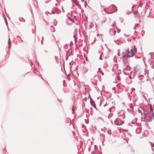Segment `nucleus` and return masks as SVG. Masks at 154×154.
<instances>
[{
    "mask_svg": "<svg viewBox=\"0 0 154 154\" xmlns=\"http://www.w3.org/2000/svg\"><path fill=\"white\" fill-rule=\"evenodd\" d=\"M103 10L106 13L110 14L117 11V9L116 6L112 5L109 8H104Z\"/></svg>",
    "mask_w": 154,
    "mask_h": 154,
    "instance_id": "obj_1",
    "label": "nucleus"
},
{
    "mask_svg": "<svg viewBox=\"0 0 154 154\" xmlns=\"http://www.w3.org/2000/svg\"><path fill=\"white\" fill-rule=\"evenodd\" d=\"M137 52V48L135 46L132 48L130 51L128 52L127 54V56L129 57H131L133 56L134 54Z\"/></svg>",
    "mask_w": 154,
    "mask_h": 154,
    "instance_id": "obj_2",
    "label": "nucleus"
},
{
    "mask_svg": "<svg viewBox=\"0 0 154 154\" xmlns=\"http://www.w3.org/2000/svg\"><path fill=\"white\" fill-rule=\"evenodd\" d=\"M114 123L116 125H122L123 123L124 122L121 119L117 118L115 121Z\"/></svg>",
    "mask_w": 154,
    "mask_h": 154,
    "instance_id": "obj_3",
    "label": "nucleus"
},
{
    "mask_svg": "<svg viewBox=\"0 0 154 154\" xmlns=\"http://www.w3.org/2000/svg\"><path fill=\"white\" fill-rule=\"evenodd\" d=\"M59 9L57 8H56L54 9V10L52 11V12L53 14H54L57 13Z\"/></svg>",
    "mask_w": 154,
    "mask_h": 154,
    "instance_id": "obj_4",
    "label": "nucleus"
},
{
    "mask_svg": "<svg viewBox=\"0 0 154 154\" xmlns=\"http://www.w3.org/2000/svg\"><path fill=\"white\" fill-rule=\"evenodd\" d=\"M90 103L93 106L94 108H96V105L95 104V103L94 101L93 100H91Z\"/></svg>",
    "mask_w": 154,
    "mask_h": 154,
    "instance_id": "obj_5",
    "label": "nucleus"
},
{
    "mask_svg": "<svg viewBox=\"0 0 154 154\" xmlns=\"http://www.w3.org/2000/svg\"><path fill=\"white\" fill-rule=\"evenodd\" d=\"M152 117L150 118V119H149V122H151L152 119H154V112H152Z\"/></svg>",
    "mask_w": 154,
    "mask_h": 154,
    "instance_id": "obj_6",
    "label": "nucleus"
},
{
    "mask_svg": "<svg viewBox=\"0 0 154 154\" xmlns=\"http://www.w3.org/2000/svg\"><path fill=\"white\" fill-rule=\"evenodd\" d=\"M139 79L141 80L143 78V75H140L138 76Z\"/></svg>",
    "mask_w": 154,
    "mask_h": 154,
    "instance_id": "obj_7",
    "label": "nucleus"
},
{
    "mask_svg": "<svg viewBox=\"0 0 154 154\" xmlns=\"http://www.w3.org/2000/svg\"><path fill=\"white\" fill-rule=\"evenodd\" d=\"M111 31L113 32V34H114V35H115V33H116V32L114 29H111Z\"/></svg>",
    "mask_w": 154,
    "mask_h": 154,
    "instance_id": "obj_8",
    "label": "nucleus"
},
{
    "mask_svg": "<svg viewBox=\"0 0 154 154\" xmlns=\"http://www.w3.org/2000/svg\"><path fill=\"white\" fill-rule=\"evenodd\" d=\"M98 73H102V74H103V73L102 72L100 71V68H99L98 69V71L97 72Z\"/></svg>",
    "mask_w": 154,
    "mask_h": 154,
    "instance_id": "obj_9",
    "label": "nucleus"
},
{
    "mask_svg": "<svg viewBox=\"0 0 154 154\" xmlns=\"http://www.w3.org/2000/svg\"><path fill=\"white\" fill-rule=\"evenodd\" d=\"M103 128H101V130H102V131L103 130Z\"/></svg>",
    "mask_w": 154,
    "mask_h": 154,
    "instance_id": "obj_10",
    "label": "nucleus"
}]
</instances>
